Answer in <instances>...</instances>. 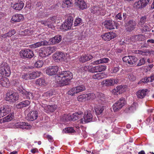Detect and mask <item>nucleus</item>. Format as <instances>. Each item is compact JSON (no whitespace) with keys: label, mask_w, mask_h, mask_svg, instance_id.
<instances>
[{"label":"nucleus","mask_w":154,"mask_h":154,"mask_svg":"<svg viewBox=\"0 0 154 154\" xmlns=\"http://www.w3.org/2000/svg\"><path fill=\"white\" fill-rule=\"evenodd\" d=\"M133 53L136 54H140L143 55H144L146 54V52L140 50H134L133 51Z\"/></svg>","instance_id":"052dcab7"},{"label":"nucleus","mask_w":154,"mask_h":154,"mask_svg":"<svg viewBox=\"0 0 154 154\" xmlns=\"http://www.w3.org/2000/svg\"><path fill=\"white\" fill-rule=\"evenodd\" d=\"M146 59L144 57L141 58L139 61L138 63L136 64L137 66H140L144 64L146 62Z\"/></svg>","instance_id":"5fc2aeb1"},{"label":"nucleus","mask_w":154,"mask_h":154,"mask_svg":"<svg viewBox=\"0 0 154 154\" xmlns=\"http://www.w3.org/2000/svg\"><path fill=\"white\" fill-rule=\"evenodd\" d=\"M142 28V29L144 31L146 32L147 31H149L150 30L149 25L146 24H145L141 26Z\"/></svg>","instance_id":"680f3d73"},{"label":"nucleus","mask_w":154,"mask_h":154,"mask_svg":"<svg viewBox=\"0 0 154 154\" xmlns=\"http://www.w3.org/2000/svg\"><path fill=\"white\" fill-rule=\"evenodd\" d=\"M19 98V96L17 93L10 91L6 94V100L10 102L14 103Z\"/></svg>","instance_id":"7ed1b4c3"},{"label":"nucleus","mask_w":154,"mask_h":154,"mask_svg":"<svg viewBox=\"0 0 154 154\" xmlns=\"http://www.w3.org/2000/svg\"><path fill=\"white\" fill-rule=\"evenodd\" d=\"M96 98L103 101H104L106 100V97L105 95L99 92H97L96 94Z\"/></svg>","instance_id":"a19ab883"},{"label":"nucleus","mask_w":154,"mask_h":154,"mask_svg":"<svg viewBox=\"0 0 154 154\" xmlns=\"http://www.w3.org/2000/svg\"><path fill=\"white\" fill-rule=\"evenodd\" d=\"M82 19L80 18H76L74 23V26H79L82 23Z\"/></svg>","instance_id":"8fccbe9b"},{"label":"nucleus","mask_w":154,"mask_h":154,"mask_svg":"<svg viewBox=\"0 0 154 154\" xmlns=\"http://www.w3.org/2000/svg\"><path fill=\"white\" fill-rule=\"evenodd\" d=\"M57 108V105H48L46 108L48 109V111L51 112H53Z\"/></svg>","instance_id":"603ef678"},{"label":"nucleus","mask_w":154,"mask_h":154,"mask_svg":"<svg viewBox=\"0 0 154 154\" xmlns=\"http://www.w3.org/2000/svg\"><path fill=\"white\" fill-rule=\"evenodd\" d=\"M75 87L72 88L68 92V94L71 96L75 95V94H77L75 92Z\"/></svg>","instance_id":"bf43d9fd"},{"label":"nucleus","mask_w":154,"mask_h":154,"mask_svg":"<svg viewBox=\"0 0 154 154\" xmlns=\"http://www.w3.org/2000/svg\"><path fill=\"white\" fill-rule=\"evenodd\" d=\"M14 127L15 128H20L23 129H29L32 128V126L28 123L24 122H19L15 124Z\"/></svg>","instance_id":"f8f14e48"},{"label":"nucleus","mask_w":154,"mask_h":154,"mask_svg":"<svg viewBox=\"0 0 154 154\" xmlns=\"http://www.w3.org/2000/svg\"><path fill=\"white\" fill-rule=\"evenodd\" d=\"M43 33L39 35H38V38L40 39H45L46 38V36Z\"/></svg>","instance_id":"774afa93"},{"label":"nucleus","mask_w":154,"mask_h":154,"mask_svg":"<svg viewBox=\"0 0 154 154\" xmlns=\"http://www.w3.org/2000/svg\"><path fill=\"white\" fill-rule=\"evenodd\" d=\"M93 57L91 55L88 54L82 56L79 58V60L80 62L84 63L91 60Z\"/></svg>","instance_id":"cd10ccee"},{"label":"nucleus","mask_w":154,"mask_h":154,"mask_svg":"<svg viewBox=\"0 0 154 154\" xmlns=\"http://www.w3.org/2000/svg\"><path fill=\"white\" fill-rule=\"evenodd\" d=\"M14 116L12 114H9L3 119V122H8L12 120Z\"/></svg>","instance_id":"49530a36"},{"label":"nucleus","mask_w":154,"mask_h":154,"mask_svg":"<svg viewBox=\"0 0 154 154\" xmlns=\"http://www.w3.org/2000/svg\"><path fill=\"white\" fill-rule=\"evenodd\" d=\"M38 116V112L36 111H33L28 113L27 116L29 120L33 121L36 119Z\"/></svg>","instance_id":"5701e85b"},{"label":"nucleus","mask_w":154,"mask_h":154,"mask_svg":"<svg viewBox=\"0 0 154 154\" xmlns=\"http://www.w3.org/2000/svg\"><path fill=\"white\" fill-rule=\"evenodd\" d=\"M109 60V59L108 58H102L100 60L94 61L92 63L93 64H98L102 63H106L108 62Z\"/></svg>","instance_id":"4c0bfd02"},{"label":"nucleus","mask_w":154,"mask_h":154,"mask_svg":"<svg viewBox=\"0 0 154 154\" xmlns=\"http://www.w3.org/2000/svg\"><path fill=\"white\" fill-rule=\"evenodd\" d=\"M58 67L57 66H49L46 69V72L50 75H55L58 70Z\"/></svg>","instance_id":"dca6fc26"},{"label":"nucleus","mask_w":154,"mask_h":154,"mask_svg":"<svg viewBox=\"0 0 154 154\" xmlns=\"http://www.w3.org/2000/svg\"><path fill=\"white\" fill-rule=\"evenodd\" d=\"M64 54L61 52L57 51L53 55V58L56 60H58L60 61H63L65 58Z\"/></svg>","instance_id":"412c9836"},{"label":"nucleus","mask_w":154,"mask_h":154,"mask_svg":"<svg viewBox=\"0 0 154 154\" xmlns=\"http://www.w3.org/2000/svg\"><path fill=\"white\" fill-rule=\"evenodd\" d=\"M116 36V35L115 33L111 32L106 33L102 35L103 39L106 41H109L111 39L114 38Z\"/></svg>","instance_id":"f3484780"},{"label":"nucleus","mask_w":154,"mask_h":154,"mask_svg":"<svg viewBox=\"0 0 154 154\" xmlns=\"http://www.w3.org/2000/svg\"><path fill=\"white\" fill-rule=\"evenodd\" d=\"M0 84L3 86L5 87H8L10 85L9 79L7 78L3 77V78L2 79Z\"/></svg>","instance_id":"e433bc0d"},{"label":"nucleus","mask_w":154,"mask_h":154,"mask_svg":"<svg viewBox=\"0 0 154 154\" xmlns=\"http://www.w3.org/2000/svg\"><path fill=\"white\" fill-rule=\"evenodd\" d=\"M16 33L15 29L10 30L7 33L1 35V36L3 38H5L7 37H11L12 36L15 34Z\"/></svg>","instance_id":"72a5a7b5"},{"label":"nucleus","mask_w":154,"mask_h":154,"mask_svg":"<svg viewBox=\"0 0 154 154\" xmlns=\"http://www.w3.org/2000/svg\"><path fill=\"white\" fill-rule=\"evenodd\" d=\"M24 3L21 1H17L11 4V7L16 10L20 11L23 7Z\"/></svg>","instance_id":"4468645a"},{"label":"nucleus","mask_w":154,"mask_h":154,"mask_svg":"<svg viewBox=\"0 0 154 154\" xmlns=\"http://www.w3.org/2000/svg\"><path fill=\"white\" fill-rule=\"evenodd\" d=\"M92 116L89 111H86L83 115V119H81L82 123H86L91 122L92 120Z\"/></svg>","instance_id":"9b49d317"},{"label":"nucleus","mask_w":154,"mask_h":154,"mask_svg":"<svg viewBox=\"0 0 154 154\" xmlns=\"http://www.w3.org/2000/svg\"><path fill=\"white\" fill-rule=\"evenodd\" d=\"M63 131H65L66 133H71L75 132V131L72 127L66 128L65 129V130H63Z\"/></svg>","instance_id":"6e6d98bb"},{"label":"nucleus","mask_w":154,"mask_h":154,"mask_svg":"<svg viewBox=\"0 0 154 154\" xmlns=\"http://www.w3.org/2000/svg\"><path fill=\"white\" fill-rule=\"evenodd\" d=\"M126 101L124 98H121L117 101L112 106L113 110L114 112H117L119 111L125 105Z\"/></svg>","instance_id":"39448f33"},{"label":"nucleus","mask_w":154,"mask_h":154,"mask_svg":"<svg viewBox=\"0 0 154 154\" xmlns=\"http://www.w3.org/2000/svg\"><path fill=\"white\" fill-rule=\"evenodd\" d=\"M107 77L106 74L104 73H98L94 74L92 76V78L94 79L100 80V79L106 78Z\"/></svg>","instance_id":"c85d7f7f"},{"label":"nucleus","mask_w":154,"mask_h":154,"mask_svg":"<svg viewBox=\"0 0 154 154\" xmlns=\"http://www.w3.org/2000/svg\"><path fill=\"white\" fill-rule=\"evenodd\" d=\"M57 49L56 46L49 47L46 48V51L47 52L48 55L55 52Z\"/></svg>","instance_id":"79ce46f5"},{"label":"nucleus","mask_w":154,"mask_h":154,"mask_svg":"<svg viewBox=\"0 0 154 154\" xmlns=\"http://www.w3.org/2000/svg\"><path fill=\"white\" fill-rule=\"evenodd\" d=\"M23 16L21 14H17L14 15L12 18V21L15 22H19L23 20Z\"/></svg>","instance_id":"473e14b6"},{"label":"nucleus","mask_w":154,"mask_h":154,"mask_svg":"<svg viewBox=\"0 0 154 154\" xmlns=\"http://www.w3.org/2000/svg\"><path fill=\"white\" fill-rule=\"evenodd\" d=\"M104 107H98L95 109V112L97 115H99L101 114L104 110Z\"/></svg>","instance_id":"864d4df0"},{"label":"nucleus","mask_w":154,"mask_h":154,"mask_svg":"<svg viewBox=\"0 0 154 154\" xmlns=\"http://www.w3.org/2000/svg\"><path fill=\"white\" fill-rule=\"evenodd\" d=\"M137 37V40L138 41H143L145 39L144 36L142 34H139L136 35Z\"/></svg>","instance_id":"4d7b16f0"},{"label":"nucleus","mask_w":154,"mask_h":154,"mask_svg":"<svg viewBox=\"0 0 154 154\" xmlns=\"http://www.w3.org/2000/svg\"><path fill=\"white\" fill-rule=\"evenodd\" d=\"M72 0H64L62 4V7L69 8L72 5Z\"/></svg>","instance_id":"58836bf2"},{"label":"nucleus","mask_w":154,"mask_h":154,"mask_svg":"<svg viewBox=\"0 0 154 154\" xmlns=\"http://www.w3.org/2000/svg\"><path fill=\"white\" fill-rule=\"evenodd\" d=\"M130 38L131 41L133 42H135L137 41V37L136 35L131 36V37H130Z\"/></svg>","instance_id":"338daca9"},{"label":"nucleus","mask_w":154,"mask_h":154,"mask_svg":"<svg viewBox=\"0 0 154 154\" xmlns=\"http://www.w3.org/2000/svg\"><path fill=\"white\" fill-rule=\"evenodd\" d=\"M136 24V21L133 19L130 20L125 23V26L128 27L127 30L129 32L132 31L134 29Z\"/></svg>","instance_id":"9d476101"},{"label":"nucleus","mask_w":154,"mask_h":154,"mask_svg":"<svg viewBox=\"0 0 154 154\" xmlns=\"http://www.w3.org/2000/svg\"><path fill=\"white\" fill-rule=\"evenodd\" d=\"M0 73L6 77H9L10 75V69L8 64L3 63L0 65Z\"/></svg>","instance_id":"f03ea898"},{"label":"nucleus","mask_w":154,"mask_h":154,"mask_svg":"<svg viewBox=\"0 0 154 154\" xmlns=\"http://www.w3.org/2000/svg\"><path fill=\"white\" fill-rule=\"evenodd\" d=\"M17 90L23 98L29 100L32 99L34 97L33 93L26 91L23 89L22 87L18 88H17Z\"/></svg>","instance_id":"423d86ee"},{"label":"nucleus","mask_w":154,"mask_h":154,"mask_svg":"<svg viewBox=\"0 0 154 154\" xmlns=\"http://www.w3.org/2000/svg\"><path fill=\"white\" fill-rule=\"evenodd\" d=\"M126 89V86L120 85L117 86L116 88L112 90V92L113 93H114L115 94L118 95L125 92Z\"/></svg>","instance_id":"2eb2a0df"},{"label":"nucleus","mask_w":154,"mask_h":154,"mask_svg":"<svg viewBox=\"0 0 154 154\" xmlns=\"http://www.w3.org/2000/svg\"><path fill=\"white\" fill-rule=\"evenodd\" d=\"M118 82L117 80L116 81L115 79L112 78L110 79H106L103 81L104 85L106 86H112L115 84L117 83Z\"/></svg>","instance_id":"b1692460"},{"label":"nucleus","mask_w":154,"mask_h":154,"mask_svg":"<svg viewBox=\"0 0 154 154\" xmlns=\"http://www.w3.org/2000/svg\"><path fill=\"white\" fill-rule=\"evenodd\" d=\"M128 78L130 80L132 81H135L136 79L134 75L133 74L131 73L129 74V75L128 76Z\"/></svg>","instance_id":"e2e57ef3"},{"label":"nucleus","mask_w":154,"mask_h":154,"mask_svg":"<svg viewBox=\"0 0 154 154\" xmlns=\"http://www.w3.org/2000/svg\"><path fill=\"white\" fill-rule=\"evenodd\" d=\"M149 1L150 0H140L136 3V5L138 8H142L148 5Z\"/></svg>","instance_id":"aec40b11"},{"label":"nucleus","mask_w":154,"mask_h":154,"mask_svg":"<svg viewBox=\"0 0 154 154\" xmlns=\"http://www.w3.org/2000/svg\"><path fill=\"white\" fill-rule=\"evenodd\" d=\"M120 69V67L118 64L116 63L114 64L113 67L111 70L112 73H116L118 72Z\"/></svg>","instance_id":"c03bdc74"},{"label":"nucleus","mask_w":154,"mask_h":154,"mask_svg":"<svg viewBox=\"0 0 154 154\" xmlns=\"http://www.w3.org/2000/svg\"><path fill=\"white\" fill-rule=\"evenodd\" d=\"M11 110V109L10 106H8L7 105L3 106L0 109V111H1L4 116L8 114L10 111Z\"/></svg>","instance_id":"7c9ffc66"},{"label":"nucleus","mask_w":154,"mask_h":154,"mask_svg":"<svg viewBox=\"0 0 154 154\" xmlns=\"http://www.w3.org/2000/svg\"><path fill=\"white\" fill-rule=\"evenodd\" d=\"M92 13L95 14L97 15H104L106 13L105 9L100 6H95L93 7L91 9Z\"/></svg>","instance_id":"6e6552de"},{"label":"nucleus","mask_w":154,"mask_h":154,"mask_svg":"<svg viewBox=\"0 0 154 154\" xmlns=\"http://www.w3.org/2000/svg\"><path fill=\"white\" fill-rule=\"evenodd\" d=\"M75 5L82 10L87 8V4L84 0H75Z\"/></svg>","instance_id":"ddd939ff"},{"label":"nucleus","mask_w":154,"mask_h":154,"mask_svg":"<svg viewBox=\"0 0 154 154\" xmlns=\"http://www.w3.org/2000/svg\"><path fill=\"white\" fill-rule=\"evenodd\" d=\"M146 21V16H144L141 17L140 18V21L139 23V25L143 26L144 24H145V23Z\"/></svg>","instance_id":"09e8293b"},{"label":"nucleus","mask_w":154,"mask_h":154,"mask_svg":"<svg viewBox=\"0 0 154 154\" xmlns=\"http://www.w3.org/2000/svg\"><path fill=\"white\" fill-rule=\"evenodd\" d=\"M53 94V92L52 91H47L44 94V96L47 97H50V96H52Z\"/></svg>","instance_id":"69168bd1"},{"label":"nucleus","mask_w":154,"mask_h":154,"mask_svg":"<svg viewBox=\"0 0 154 154\" xmlns=\"http://www.w3.org/2000/svg\"><path fill=\"white\" fill-rule=\"evenodd\" d=\"M43 65V62L42 60H39L36 62L34 64L35 68H38L42 67Z\"/></svg>","instance_id":"3c124183"},{"label":"nucleus","mask_w":154,"mask_h":154,"mask_svg":"<svg viewBox=\"0 0 154 154\" xmlns=\"http://www.w3.org/2000/svg\"><path fill=\"white\" fill-rule=\"evenodd\" d=\"M154 80V74H152L150 77L142 79L139 82L138 84L141 83H147L149 82H152Z\"/></svg>","instance_id":"bb28decb"},{"label":"nucleus","mask_w":154,"mask_h":154,"mask_svg":"<svg viewBox=\"0 0 154 154\" xmlns=\"http://www.w3.org/2000/svg\"><path fill=\"white\" fill-rule=\"evenodd\" d=\"M72 78V73L67 71L62 72L60 73L55 76L56 82L62 86L68 85Z\"/></svg>","instance_id":"f257e3e1"},{"label":"nucleus","mask_w":154,"mask_h":154,"mask_svg":"<svg viewBox=\"0 0 154 154\" xmlns=\"http://www.w3.org/2000/svg\"><path fill=\"white\" fill-rule=\"evenodd\" d=\"M42 72L39 71H33L29 73V79H34L40 76Z\"/></svg>","instance_id":"a878e982"},{"label":"nucleus","mask_w":154,"mask_h":154,"mask_svg":"<svg viewBox=\"0 0 154 154\" xmlns=\"http://www.w3.org/2000/svg\"><path fill=\"white\" fill-rule=\"evenodd\" d=\"M98 67L99 72H101L105 70L107 68V66L104 65H99L98 66Z\"/></svg>","instance_id":"13d9d810"},{"label":"nucleus","mask_w":154,"mask_h":154,"mask_svg":"<svg viewBox=\"0 0 154 154\" xmlns=\"http://www.w3.org/2000/svg\"><path fill=\"white\" fill-rule=\"evenodd\" d=\"M84 114L83 112L79 111L72 114L70 116V119L72 120L75 121L79 120L80 123H82L81 119H83Z\"/></svg>","instance_id":"1a4fd4ad"},{"label":"nucleus","mask_w":154,"mask_h":154,"mask_svg":"<svg viewBox=\"0 0 154 154\" xmlns=\"http://www.w3.org/2000/svg\"><path fill=\"white\" fill-rule=\"evenodd\" d=\"M22 78L25 80L29 79V73H24L22 76Z\"/></svg>","instance_id":"0e129e2a"},{"label":"nucleus","mask_w":154,"mask_h":154,"mask_svg":"<svg viewBox=\"0 0 154 154\" xmlns=\"http://www.w3.org/2000/svg\"><path fill=\"white\" fill-rule=\"evenodd\" d=\"M115 23L114 21L111 20H106L103 22L105 27L110 30L115 29Z\"/></svg>","instance_id":"a211bd4d"},{"label":"nucleus","mask_w":154,"mask_h":154,"mask_svg":"<svg viewBox=\"0 0 154 154\" xmlns=\"http://www.w3.org/2000/svg\"><path fill=\"white\" fill-rule=\"evenodd\" d=\"M62 39V36L60 35H58L49 39V41L51 44L54 45L60 43Z\"/></svg>","instance_id":"4be33fe9"},{"label":"nucleus","mask_w":154,"mask_h":154,"mask_svg":"<svg viewBox=\"0 0 154 154\" xmlns=\"http://www.w3.org/2000/svg\"><path fill=\"white\" fill-rule=\"evenodd\" d=\"M20 57L23 59H29L32 58L34 55L32 51L29 49H25L20 52Z\"/></svg>","instance_id":"20e7f679"},{"label":"nucleus","mask_w":154,"mask_h":154,"mask_svg":"<svg viewBox=\"0 0 154 154\" xmlns=\"http://www.w3.org/2000/svg\"><path fill=\"white\" fill-rule=\"evenodd\" d=\"M36 85L39 86H42L45 85V80L42 78H39L37 79L35 81Z\"/></svg>","instance_id":"de8ad7c7"},{"label":"nucleus","mask_w":154,"mask_h":154,"mask_svg":"<svg viewBox=\"0 0 154 154\" xmlns=\"http://www.w3.org/2000/svg\"><path fill=\"white\" fill-rule=\"evenodd\" d=\"M87 69L88 70L91 72H99L98 66H87L84 67V69Z\"/></svg>","instance_id":"f704fd0d"},{"label":"nucleus","mask_w":154,"mask_h":154,"mask_svg":"<svg viewBox=\"0 0 154 154\" xmlns=\"http://www.w3.org/2000/svg\"><path fill=\"white\" fill-rule=\"evenodd\" d=\"M148 91L147 89L139 90L136 93L137 97L140 99H143L144 98L146 95Z\"/></svg>","instance_id":"393cba45"},{"label":"nucleus","mask_w":154,"mask_h":154,"mask_svg":"<svg viewBox=\"0 0 154 154\" xmlns=\"http://www.w3.org/2000/svg\"><path fill=\"white\" fill-rule=\"evenodd\" d=\"M128 15L126 13H123L122 15L121 13H119L115 17L116 20H125L127 18Z\"/></svg>","instance_id":"c9c22d12"},{"label":"nucleus","mask_w":154,"mask_h":154,"mask_svg":"<svg viewBox=\"0 0 154 154\" xmlns=\"http://www.w3.org/2000/svg\"><path fill=\"white\" fill-rule=\"evenodd\" d=\"M39 55L41 57H45L48 56V52L46 51V48H41L39 51Z\"/></svg>","instance_id":"37998d69"},{"label":"nucleus","mask_w":154,"mask_h":154,"mask_svg":"<svg viewBox=\"0 0 154 154\" xmlns=\"http://www.w3.org/2000/svg\"><path fill=\"white\" fill-rule=\"evenodd\" d=\"M75 91H76L75 92L77 93L82 91L85 89V86L83 85L77 86L75 87Z\"/></svg>","instance_id":"a18cd8bd"},{"label":"nucleus","mask_w":154,"mask_h":154,"mask_svg":"<svg viewBox=\"0 0 154 154\" xmlns=\"http://www.w3.org/2000/svg\"><path fill=\"white\" fill-rule=\"evenodd\" d=\"M30 103V102L28 100H26L20 102L16 105L17 109H20L28 106Z\"/></svg>","instance_id":"2f4dec72"},{"label":"nucleus","mask_w":154,"mask_h":154,"mask_svg":"<svg viewBox=\"0 0 154 154\" xmlns=\"http://www.w3.org/2000/svg\"><path fill=\"white\" fill-rule=\"evenodd\" d=\"M85 97L87 98V99H93L96 98V94H94L93 93H90L86 94L83 95H80L78 97V100L79 101H82L83 100Z\"/></svg>","instance_id":"6ab92c4d"},{"label":"nucleus","mask_w":154,"mask_h":154,"mask_svg":"<svg viewBox=\"0 0 154 154\" xmlns=\"http://www.w3.org/2000/svg\"><path fill=\"white\" fill-rule=\"evenodd\" d=\"M123 61L130 65H136L138 61L137 58L133 56H128L124 57L122 59Z\"/></svg>","instance_id":"0eeeda50"},{"label":"nucleus","mask_w":154,"mask_h":154,"mask_svg":"<svg viewBox=\"0 0 154 154\" xmlns=\"http://www.w3.org/2000/svg\"><path fill=\"white\" fill-rule=\"evenodd\" d=\"M72 25L71 22L69 23L66 21L62 25L60 28L63 30H67L71 29Z\"/></svg>","instance_id":"c756f323"},{"label":"nucleus","mask_w":154,"mask_h":154,"mask_svg":"<svg viewBox=\"0 0 154 154\" xmlns=\"http://www.w3.org/2000/svg\"><path fill=\"white\" fill-rule=\"evenodd\" d=\"M41 24L44 25L45 26H47L49 28L51 29H53L54 28V26L53 24L51 23V22H49L48 20L46 21L42 20L40 22Z\"/></svg>","instance_id":"ea45409f"}]
</instances>
